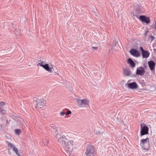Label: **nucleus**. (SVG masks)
<instances>
[{"mask_svg": "<svg viewBox=\"0 0 156 156\" xmlns=\"http://www.w3.org/2000/svg\"><path fill=\"white\" fill-rule=\"evenodd\" d=\"M6 142L9 146L8 148V152L9 154H11L10 151L11 149H12L13 151H14L16 154L18 156H20V155L18 153V150L17 147H16L13 144L11 143L10 142L6 141Z\"/></svg>", "mask_w": 156, "mask_h": 156, "instance_id": "obj_4", "label": "nucleus"}, {"mask_svg": "<svg viewBox=\"0 0 156 156\" xmlns=\"http://www.w3.org/2000/svg\"><path fill=\"white\" fill-rule=\"evenodd\" d=\"M60 114L61 116H63L65 115H66V113L62 111L60 112Z\"/></svg>", "mask_w": 156, "mask_h": 156, "instance_id": "obj_22", "label": "nucleus"}, {"mask_svg": "<svg viewBox=\"0 0 156 156\" xmlns=\"http://www.w3.org/2000/svg\"><path fill=\"white\" fill-rule=\"evenodd\" d=\"M140 143V146L143 149L147 150L149 149V139L148 138L141 140Z\"/></svg>", "mask_w": 156, "mask_h": 156, "instance_id": "obj_3", "label": "nucleus"}, {"mask_svg": "<svg viewBox=\"0 0 156 156\" xmlns=\"http://www.w3.org/2000/svg\"><path fill=\"white\" fill-rule=\"evenodd\" d=\"M49 128L50 129L53 131H55V133H56V134L58 133H57V129L58 127L56 126V125L54 124H51L49 126Z\"/></svg>", "mask_w": 156, "mask_h": 156, "instance_id": "obj_14", "label": "nucleus"}, {"mask_svg": "<svg viewBox=\"0 0 156 156\" xmlns=\"http://www.w3.org/2000/svg\"><path fill=\"white\" fill-rule=\"evenodd\" d=\"M57 140L64 147L65 151L67 153L69 156H72L71 153L73 149V140H69L66 136L62 134H57L56 136Z\"/></svg>", "mask_w": 156, "mask_h": 156, "instance_id": "obj_1", "label": "nucleus"}, {"mask_svg": "<svg viewBox=\"0 0 156 156\" xmlns=\"http://www.w3.org/2000/svg\"><path fill=\"white\" fill-rule=\"evenodd\" d=\"M5 105V103L4 102L1 101L0 102V105L1 106L3 107Z\"/></svg>", "mask_w": 156, "mask_h": 156, "instance_id": "obj_23", "label": "nucleus"}, {"mask_svg": "<svg viewBox=\"0 0 156 156\" xmlns=\"http://www.w3.org/2000/svg\"><path fill=\"white\" fill-rule=\"evenodd\" d=\"M155 29L156 30V21L155 22Z\"/></svg>", "mask_w": 156, "mask_h": 156, "instance_id": "obj_30", "label": "nucleus"}, {"mask_svg": "<svg viewBox=\"0 0 156 156\" xmlns=\"http://www.w3.org/2000/svg\"><path fill=\"white\" fill-rule=\"evenodd\" d=\"M71 112L70 111H68L67 112V113L66 114V115H68L71 114Z\"/></svg>", "mask_w": 156, "mask_h": 156, "instance_id": "obj_25", "label": "nucleus"}, {"mask_svg": "<svg viewBox=\"0 0 156 156\" xmlns=\"http://www.w3.org/2000/svg\"><path fill=\"white\" fill-rule=\"evenodd\" d=\"M21 130L19 129H16L15 130V132L18 135L20 133Z\"/></svg>", "mask_w": 156, "mask_h": 156, "instance_id": "obj_21", "label": "nucleus"}, {"mask_svg": "<svg viewBox=\"0 0 156 156\" xmlns=\"http://www.w3.org/2000/svg\"><path fill=\"white\" fill-rule=\"evenodd\" d=\"M139 19L142 22L145 23L147 24L150 23V22L149 18L148 17L142 15L140 16Z\"/></svg>", "mask_w": 156, "mask_h": 156, "instance_id": "obj_10", "label": "nucleus"}, {"mask_svg": "<svg viewBox=\"0 0 156 156\" xmlns=\"http://www.w3.org/2000/svg\"><path fill=\"white\" fill-rule=\"evenodd\" d=\"M48 142V140L46 138L44 139L43 141V143L45 145H47Z\"/></svg>", "mask_w": 156, "mask_h": 156, "instance_id": "obj_19", "label": "nucleus"}, {"mask_svg": "<svg viewBox=\"0 0 156 156\" xmlns=\"http://www.w3.org/2000/svg\"><path fill=\"white\" fill-rule=\"evenodd\" d=\"M94 147L92 145H87V149L85 152L86 155H91L94 154Z\"/></svg>", "mask_w": 156, "mask_h": 156, "instance_id": "obj_6", "label": "nucleus"}, {"mask_svg": "<svg viewBox=\"0 0 156 156\" xmlns=\"http://www.w3.org/2000/svg\"><path fill=\"white\" fill-rule=\"evenodd\" d=\"M150 38L151 39V41H153L154 38V37L152 35L150 36Z\"/></svg>", "mask_w": 156, "mask_h": 156, "instance_id": "obj_27", "label": "nucleus"}, {"mask_svg": "<svg viewBox=\"0 0 156 156\" xmlns=\"http://www.w3.org/2000/svg\"><path fill=\"white\" fill-rule=\"evenodd\" d=\"M154 51H156V49H154Z\"/></svg>", "mask_w": 156, "mask_h": 156, "instance_id": "obj_31", "label": "nucleus"}, {"mask_svg": "<svg viewBox=\"0 0 156 156\" xmlns=\"http://www.w3.org/2000/svg\"><path fill=\"white\" fill-rule=\"evenodd\" d=\"M148 66L151 71L154 69L155 64L153 61H150L148 62Z\"/></svg>", "mask_w": 156, "mask_h": 156, "instance_id": "obj_13", "label": "nucleus"}, {"mask_svg": "<svg viewBox=\"0 0 156 156\" xmlns=\"http://www.w3.org/2000/svg\"><path fill=\"white\" fill-rule=\"evenodd\" d=\"M11 24H12V25H13V24L11 23Z\"/></svg>", "mask_w": 156, "mask_h": 156, "instance_id": "obj_32", "label": "nucleus"}, {"mask_svg": "<svg viewBox=\"0 0 156 156\" xmlns=\"http://www.w3.org/2000/svg\"><path fill=\"white\" fill-rule=\"evenodd\" d=\"M123 71L125 75L126 76H129L131 74L130 71L128 69H124Z\"/></svg>", "mask_w": 156, "mask_h": 156, "instance_id": "obj_17", "label": "nucleus"}, {"mask_svg": "<svg viewBox=\"0 0 156 156\" xmlns=\"http://www.w3.org/2000/svg\"><path fill=\"white\" fill-rule=\"evenodd\" d=\"M129 52L134 57H138L140 55V53L139 51L135 49H131Z\"/></svg>", "mask_w": 156, "mask_h": 156, "instance_id": "obj_8", "label": "nucleus"}, {"mask_svg": "<svg viewBox=\"0 0 156 156\" xmlns=\"http://www.w3.org/2000/svg\"><path fill=\"white\" fill-rule=\"evenodd\" d=\"M128 62L131 65V66L133 68L135 66V64L134 63V61L130 58H129L128 59Z\"/></svg>", "mask_w": 156, "mask_h": 156, "instance_id": "obj_16", "label": "nucleus"}, {"mask_svg": "<svg viewBox=\"0 0 156 156\" xmlns=\"http://www.w3.org/2000/svg\"><path fill=\"white\" fill-rule=\"evenodd\" d=\"M76 101L78 105L80 107H84L89 105V101L87 99L80 100L76 99Z\"/></svg>", "mask_w": 156, "mask_h": 156, "instance_id": "obj_5", "label": "nucleus"}, {"mask_svg": "<svg viewBox=\"0 0 156 156\" xmlns=\"http://www.w3.org/2000/svg\"><path fill=\"white\" fill-rule=\"evenodd\" d=\"M141 130L140 131V136H142L144 135L148 134L149 128L145 125L143 127L142 126V124L140 125Z\"/></svg>", "mask_w": 156, "mask_h": 156, "instance_id": "obj_7", "label": "nucleus"}, {"mask_svg": "<svg viewBox=\"0 0 156 156\" xmlns=\"http://www.w3.org/2000/svg\"><path fill=\"white\" fill-rule=\"evenodd\" d=\"M140 50L141 51L142 53L143 52H144L145 51V50H144L143 49V48L141 47H140Z\"/></svg>", "mask_w": 156, "mask_h": 156, "instance_id": "obj_26", "label": "nucleus"}, {"mask_svg": "<svg viewBox=\"0 0 156 156\" xmlns=\"http://www.w3.org/2000/svg\"><path fill=\"white\" fill-rule=\"evenodd\" d=\"M34 101H35L36 102L35 107L36 108H41L46 106V101L43 98L39 99L38 98H34Z\"/></svg>", "mask_w": 156, "mask_h": 156, "instance_id": "obj_2", "label": "nucleus"}, {"mask_svg": "<svg viewBox=\"0 0 156 156\" xmlns=\"http://www.w3.org/2000/svg\"><path fill=\"white\" fill-rule=\"evenodd\" d=\"M145 73L144 69L142 67H140L136 69V74L140 76L143 75Z\"/></svg>", "mask_w": 156, "mask_h": 156, "instance_id": "obj_9", "label": "nucleus"}, {"mask_svg": "<svg viewBox=\"0 0 156 156\" xmlns=\"http://www.w3.org/2000/svg\"><path fill=\"white\" fill-rule=\"evenodd\" d=\"M37 66H41V65H40L41 64V65H44L45 63V61H44L43 59H42V60L41 59L38 60L37 61Z\"/></svg>", "mask_w": 156, "mask_h": 156, "instance_id": "obj_18", "label": "nucleus"}, {"mask_svg": "<svg viewBox=\"0 0 156 156\" xmlns=\"http://www.w3.org/2000/svg\"><path fill=\"white\" fill-rule=\"evenodd\" d=\"M142 54L143 58H147L149 57L150 55L149 52L145 50L143 52Z\"/></svg>", "mask_w": 156, "mask_h": 156, "instance_id": "obj_15", "label": "nucleus"}, {"mask_svg": "<svg viewBox=\"0 0 156 156\" xmlns=\"http://www.w3.org/2000/svg\"><path fill=\"white\" fill-rule=\"evenodd\" d=\"M92 50H97L98 49V48L96 47L92 46Z\"/></svg>", "mask_w": 156, "mask_h": 156, "instance_id": "obj_24", "label": "nucleus"}, {"mask_svg": "<svg viewBox=\"0 0 156 156\" xmlns=\"http://www.w3.org/2000/svg\"><path fill=\"white\" fill-rule=\"evenodd\" d=\"M41 65V66L43 67L44 69L48 71L50 73H51L52 72V71L51 69L52 68H50L48 64H45L44 65Z\"/></svg>", "mask_w": 156, "mask_h": 156, "instance_id": "obj_12", "label": "nucleus"}, {"mask_svg": "<svg viewBox=\"0 0 156 156\" xmlns=\"http://www.w3.org/2000/svg\"><path fill=\"white\" fill-rule=\"evenodd\" d=\"M13 28L15 29V30L14 31V33L16 35H20V33L19 32V31L20 30V29H18L19 32H18V30H16L15 29V28L13 27Z\"/></svg>", "mask_w": 156, "mask_h": 156, "instance_id": "obj_20", "label": "nucleus"}, {"mask_svg": "<svg viewBox=\"0 0 156 156\" xmlns=\"http://www.w3.org/2000/svg\"><path fill=\"white\" fill-rule=\"evenodd\" d=\"M93 11L94 12L96 13V12L97 11V10L95 9L94 10H93Z\"/></svg>", "mask_w": 156, "mask_h": 156, "instance_id": "obj_28", "label": "nucleus"}, {"mask_svg": "<svg viewBox=\"0 0 156 156\" xmlns=\"http://www.w3.org/2000/svg\"><path fill=\"white\" fill-rule=\"evenodd\" d=\"M138 7L139 8H137V10H140L139 6H138Z\"/></svg>", "mask_w": 156, "mask_h": 156, "instance_id": "obj_29", "label": "nucleus"}, {"mask_svg": "<svg viewBox=\"0 0 156 156\" xmlns=\"http://www.w3.org/2000/svg\"><path fill=\"white\" fill-rule=\"evenodd\" d=\"M128 86L129 88L134 89L137 88L138 86L135 82H133L128 84Z\"/></svg>", "mask_w": 156, "mask_h": 156, "instance_id": "obj_11", "label": "nucleus"}]
</instances>
